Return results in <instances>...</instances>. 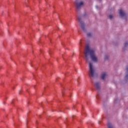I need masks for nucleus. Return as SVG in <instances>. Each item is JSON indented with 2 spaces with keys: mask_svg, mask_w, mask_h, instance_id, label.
<instances>
[{
  "mask_svg": "<svg viewBox=\"0 0 128 128\" xmlns=\"http://www.w3.org/2000/svg\"><path fill=\"white\" fill-rule=\"evenodd\" d=\"M108 128H112V124H110V122H108Z\"/></svg>",
  "mask_w": 128,
  "mask_h": 128,
  "instance_id": "6e6552de",
  "label": "nucleus"
},
{
  "mask_svg": "<svg viewBox=\"0 0 128 128\" xmlns=\"http://www.w3.org/2000/svg\"><path fill=\"white\" fill-rule=\"evenodd\" d=\"M106 76V73L103 72L101 76V78L102 80H104V78Z\"/></svg>",
  "mask_w": 128,
  "mask_h": 128,
  "instance_id": "0eeeda50",
  "label": "nucleus"
},
{
  "mask_svg": "<svg viewBox=\"0 0 128 128\" xmlns=\"http://www.w3.org/2000/svg\"><path fill=\"white\" fill-rule=\"evenodd\" d=\"M126 70H128V67L126 68Z\"/></svg>",
  "mask_w": 128,
  "mask_h": 128,
  "instance_id": "4468645a",
  "label": "nucleus"
},
{
  "mask_svg": "<svg viewBox=\"0 0 128 128\" xmlns=\"http://www.w3.org/2000/svg\"><path fill=\"white\" fill-rule=\"evenodd\" d=\"M13 102H14V101L12 102V103H13Z\"/></svg>",
  "mask_w": 128,
  "mask_h": 128,
  "instance_id": "dca6fc26",
  "label": "nucleus"
},
{
  "mask_svg": "<svg viewBox=\"0 0 128 128\" xmlns=\"http://www.w3.org/2000/svg\"><path fill=\"white\" fill-rule=\"evenodd\" d=\"M84 54L87 62H90V58H91L92 60L94 62H98V57H96V54H94V50L90 48L88 45H87L86 47Z\"/></svg>",
  "mask_w": 128,
  "mask_h": 128,
  "instance_id": "f257e3e1",
  "label": "nucleus"
},
{
  "mask_svg": "<svg viewBox=\"0 0 128 128\" xmlns=\"http://www.w3.org/2000/svg\"><path fill=\"white\" fill-rule=\"evenodd\" d=\"M78 20L79 22H80V24L81 26V28L82 30L86 32V28H84V22L82 21V18L80 17L78 18Z\"/></svg>",
  "mask_w": 128,
  "mask_h": 128,
  "instance_id": "7ed1b4c3",
  "label": "nucleus"
},
{
  "mask_svg": "<svg viewBox=\"0 0 128 128\" xmlns=\"http://www.w3.org/2000/svg\"><path fill=\"white\" fill-rule=\"evenodd\" d=\"M88 36H92V33H88L87 34Z\"/></svg>",
  "mask_w": 128,
  "mask_h": 128,
  "instance_id": "1a4fd4ad",
  "label": "nucleus"
},
{
  "mask_svg": "<svg viewBox=\"0 0 128 128\" xmlns=\"http://www.w3.org/2000/svg\"><path fill=\"white\" fill-rule=\"evenodd\" d=\"M108 18H110V20H112V15H110L108 16Z\"/></svg>",
  "mask_w": 128,
  "mask_h": 128,
  "instance_id": "9d476101",
  "label": "nucleus"
},
{
  "mask_svg": "<svg viewBox=\"0 0 128 128\" xmlns=\"http://www.w3.org/2000/svg\"><path fill=\"white\" fill-rule=\"evenodd\" d=\"M105 60H108V57L106 56H105Z\"/></svg>",
  "mask_w": 128,
  "mask_h": 128,
  "instance_id": "ddd939ff",
  "label": "nucleus"
},
{
  "mask_svg": "<svg viewBox=\"0 0 128 128\" xmlns=\"http://www.w3.org/2000/svg\"><path fill=\"white\" fill-rule=\"evenodd\" d=\"M128 44V42H126L125 44H124V46H127Z\"/></svg>",
  "mask_w": 128,
  "mask_h": 128,
  "instance_id": "9b49d317",
  "label": "nucleus"
},
{
  "mask_svg": "<svg viewBox=\"0 0 128 128\" xmlns=\"http://www.w3.org/2000/svg\"><path fill=\"white\" fill-rule=\"evenodd\" d=\"M82 6H84V2H76V6L77 10H80V8Z\"/></svg>",
  "mask_w": 128,
  "mask_h": 128,
  "instance_id": "20e7f679",
  "label": "nucleus"
},
{
  "mask_svg": "<svg viewBox=\"0 0 128 128\" xmlns=\"http://www.w3.org/2000/svg\"><path fill=\"white\" fill-rule=\"evenodd\" d=\"M126 78H128V74H126Z\"/></svg>",
  "mask_w": 128,
  "mask_h": 128,
  "instance_id": "f8f14e48",
  "label": "nucleus"
},
{
  "mask_svg": "<svg viewBox=\"0 0 128 128\" xmlns=\"http://www.w3.org/2000/svg\"><path fill=\"white\" fill-rule=\"evenodd\" d=\"M96 8H98V6H96Z\"/></svg>",
  "mask_w": 128,
  "mask_h": 128,
  "instance_id": "2eb2a0df",
  "label": "nucleus"
},
{
  "mask_svg": "<svg viewBox=\"0 0 128 128\" xmlns=\"http://www.w3.org/2000/svg\"><path fill=\"white\" fill-rule=\"evenodd\" d=\"M119 14H120V16L121 18H124V16H126V13H124V12H122V9L119 10Z\"/></svg>",
  "mask_w": 128,
  "mask_h": 128,
  "instance_id": "39448f33",
  "label": "nucleus"
},
{
  "mask_svg": "<svg viewBox=\"0 0 128 128\" xmlns=\"http://www.w3.org/2000/svg\"><path fill=\"white\" fill-rule=\"evenodd\" d=\"M95 86L96 90H100V83L98 82L95 83Z\"/></svg>",
  "mask_w": 128,
  "mask_h": 128,
  "instance_id": "423d86ee",
  "label": "nucleus"
},
{
  "mask_svg": "<svg viewBox=\"0 0 128 128\" xmlns=\"http://www.w3.org/2000/svg\"><path fill=\"white\" fill-rule=\"evenodd\" d=\"M89 76L90 78H94L96 76V70L92 62H89Z\"/></svg>",
  "mask_w": 128,
  "mask_h": 128,
  "instance_id": "f03ea898",
  "label": "nucleus"
}]
</instances>
